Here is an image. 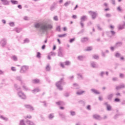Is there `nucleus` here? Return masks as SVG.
I'll return each instance as SVG.
<instances>
[{
    "label": "nucleus",
    "instance_id": "2eb2a0df",
    "mask_svg": "<svg viewBox=\"0 0 125 125\" xmlns=\"http://www.w3.org/2000/svg\"><path fill=\"white\" fill-rule=\"evenodd\" d=\"M91 91L93 92V93H94V94H100V92L99 91H98L97 90L95 89H91Z\"/></svg>",
    "mask_w": 125,
    "mask_h": 125
},
{
    "label": "nucleus",
    "instance_id": "cd10ccee",
    "mask_svg": "<svg viewBox=\"0 0 125 125\" xmlns=\"http://www.w3.org/2000/svg\"><path fill=\"white\" fill-rule=\"evenodd\" d=\"M77 76L78 77V79H79V80H83V75H82V74L78 73L77 74Z\"/></svg>",
    "mask_w": 125,
    "mask_h": 125
},
{
    "label": "nucleus",
    "instance_id": "a18cd8bd",
    "mask_svg": "<svg viewBox=\"0 0 125 125\" xmlns=\"http://www.w3.org/2000/svg\"><path fill=\"white\" fill-rule=\"evenodd\" d=\"M70 114L71 116H75L76 115V112L75 111H70Z\"/></svg>",
    "mask_w": 125,
    "mask_h": 125
},
{
    "label": "nucleus",
    "instance_id": "bf43d9fd",
    "mask_svg": "<svg viewBox=\"0 0 125 125\" xmlns=\"http://www.w3.org/2000/svg\"><path fill=\"white\" fill-rule=\"evenodd\" d=\"M112 4H114V5H116V1L115 0H110Z\"/></svg>",
    "mask_w": 125,
    "mask_h": 125
},
{
    "label": "nucleus",
    "instance_id": "4c0bfd02",
    "mask_svg": "<svg viewBox=\"0 0 125 125\" xmlns=\"http://www.w3.org/2000/svg\"><path fill=\"white\" fill-rule=\"evenodd\" d=\"M64 64L66 66H69V65H70V62L69 61H67L64 62Z\"/></svg>",
    "mask_w": 125,
    "mask_h": 125
},
{
    "label": "nucleus",
    "instance_id": "c85d7f7f",
    "mask_svg": "<svg viewBox=\"0 0 125 125\" xmlns=\"http://www.w3.org/2000/svg\"><path fill=\"white\" fill-rule=\"evenodd\" d=\"M10 1L12 3V4H18V1L11 0Z\"/></svg>",
    "mask_w": 125,
    "mask_h": 125
},
{
    "label": "nucleus",
    "instance_id": "bb28decb",
    "mask_svg": "<svg viewBox=\"0 0 125 125\" xmlns=\"http://www.w3.org/2000/svg\"><path fill=\"white\" fill-rule=\"evenodd\" d=\"M0 119H1L2 120L5 121L6 122H7V121H8V118L4 117L2 116V115L0 116Z\"/></svg>",
    "mask_w": 125,
    "mask_h": 125
},
{
    "label": "nucleus",
    "instance_id": "6ab92c4d",
    "mask_svg": "<svg viewBox=\"0 0 125 125\" xmlns=\"http://www.w3.org/2000/svg\"><path fill=\"white\" fill-rule=\"evenodd\" d=\"M88 41V38L87 37H84L81 39L82 42H86Z\"/></svg>",
    "mask_w": 125,
    "mask_h": 125
},
{
    "label": "nucleus",
    "instance_id": "603ef678",
    "mask_svg": "<svg viewBox=\"0 0 125 125\" xmlns=\"http://www.w3.org/2000/svg\"><path fill=\"white\" fill-rule=\"evenodd\" d=\"M111 14H106L105 15V17H106L107 18H109V17H111Z\"/></svg>",
    "mask_w": 125,
    "mask_h": 125
},
{
    "label": "nucleus",
    "instance_id": "49530a36",
    "mask_svg": "<svg viewBox=\"0 0 125 125\" xmlns=\"http://www.w3.org/2000/svg\"><path fill=\"white\" fill-rule=\"evenodd\" d=\"M120 77L121 78V79H124L125 78V75L124 74H122L121 73L120 74Z\"/></svg>",
    "mask_w": 125,
    "mask_h": 125
},
{
    "label": "nucleus",
    "instance_id": "4be33fe9",
    "mask_svg": "<svg viewBox=\"0 0 125 125\" xmlns=\"http://www.w3.org/2000/svg\"><path fill=\"white\" fill-rule=\"evenodd\" d=\"M33 83H39L40 80L39 79H34L32 80Z\"/></svg>",
    "mask_w": 125,
    "mask_h": 125
},
{
    "label": "nucleus",
    "instance_id": "69168bd1",
    "mask_svg": "<svg viewBox=\"0 0 125 125\" xmlns=\"http://www.w3.org/2000/svg\"><path fill=\"white\" fill-rule=\"evenodd\" d=\"M69 95V93H66L64 94V96H65L66 97H68Z\"/></svg>",
    "mask_w": 125,
    "mask_h": 125
},
{
    "label": "nucleus",
    "instance_id": "79ce46f5",
    "mask_svg": "<svg viewBox=\"0 0 125 125\" xmlns=\"http://www.w3.org/2000/svg\"><path fill=\"white\" fill-rule=\"evenodd\" d=\"M9 25H10V26H11V27H14L15 26V24H14V23L13 22H10Z\"/></svg>",
    "mask_w": 125,
    "mask_h": 125
},
{
    "label": "nucleus",
    "instance_id": "8fccbe9b",
    "mask_svg": "<svg viewBox=\"0 0 125 125\" xmlns=\"http://www.w3.org/2000/svg\"><path fill=\"white\" fill-rule=\"evenodd\" d=\"M11 70L12 71H13V72H16V68H15V67H12Z\"/></svg>",
    "mask_w": 125,
    "mask_h": 125
},
{
    "label": "nucleus",
    "instance_id": "a19ab883",
    "mask_svg": "<svg viewBox=\"0 0 125 125\" xmlns=\"http://www.w3.org/2000/svg\"><path fill=\"white\" fill-rule=\"evenodd\" d=\"M14 87L17 90H18V89H20V87H19L18 85H17L16 84H15Z\"/></svg>",
    "mask_w": 125,
    "mask_h": 125
},
{
    "label": "nucleus",
    "instance_id": "aec40b11",
    "mask_svg": "<svg viewBox=\"0 0 125 125\" xmlns=\"http://www.w3.org/2000/svg\"><path fill=\"white\" fill-rule=\"evenodd\" d=\"M49 120H52L54 118V114L53 113H51L48 116Z\"/></svg>",
    "mask_w": 125,
    "mask_h": 125
},
{
    "label": "nucleus",
    "instance_id": "5701e85b",
    "mask_svg": "<svg viewBox=\"0 0 125 125\" xmlns=\"http://www.w3.org/2000/svg\"><path fill=\"white\" fill-rule=\"evenodd\" d=\"M50 65H49V64H47L46 67H45V69L46 71H47V72H49V71H50Z\"/></svg>",
    "mask_w": 125,
    "mask_h": 125
},
{
    "label": "nucleus",
    "instance_id": "72a5a7b5",
    "mask_svg": "<svg viewBox=\"0 0 125 125\" xmlns=\"http://www.w3.org/2000/svg\"><path fill=\"white\" fill-rule=\"evenodd\" d=\"M70 3L71 1H67L64 4V6H68V5H69V4H70Z\"/></svg>",
    "mask_w": 125,
    "mask_h": 125
},
{
    "label": "nucleus",
    "instance_id": "6e6552de",
    "mask_svg": "<svg viewBox=\"0 0 125 125\" xmlns=\"http://www.w3.org/2000/svg\"><path fill=\"white\" fill-rule=\"evenodd\" d=\"M93 119H95V120H97L98 121H101L102 120V117L100 116L99 115L97 114H94L93 115Z\"/></svg>",
    "mask_w": 125,
    "mask_h": 125
},
{
    "label": "nucleus",
    "instance_id": "5fc2aeb1",
    "mask_svg": "<svg viewBox=\"0 0 125 125\" xmlns=\"http://www.w3.org/2000/svg\"><path fill=\"white\" fill-rule=\"evenodd\" d=\"M112 80L113 81V82H117V81H118V78L117 77L113 78Z\"/></svg>",
    "mask_w": 125,
    "mask_h": 125
},
{
    "label": "nucleus",
    "instance_id": "f704fd0d",
    "mask_svg": "<svg viewBox=\"0 0 125 125\" xmlns=\"http://www.w3.org/2000/svg\"><path fill=\"white\" fill-rule=\"evenodd\" d=\"M21 28H16L15 29V31L16 32V33H20V32H21Z\"/></svg>",
    "mask_w": 125,
    "mask_h": 125
},
{
    "label": "nucleus",
    "instance_id": "58836bf2",
    "mask_svg": "<svg viewBox=\"0 0 125 125\" xmlns=\"http://www.w3.org/2000/svg\"><path fill=\"white\" fill-rule=\"evenodd\" d=\"M93 59H99V56H98L97 55H94L93 56Z\"/></svg>",
    "mask_w": 125,
    "mask_h": 125
},
{
    "label": "nucleus",
    "instance_id": "0eeeda50",
    "mask_svg": "<svg viewBox=\"0 0 125 125\" xmlns=\"http://www.w3.org/2000/svg\"><path fill=\"white\" fill-rule=\"evenodd\" d=\"M7 42V41H6V39H2L0 41V44L2 47H4L6 45V43Z\"/></svg>",
    "mask_w": 125,
    "mask_h": 125
},
{
    "label": "nucleus",
    "instance_id": "680f3d73",
    "mask_svg": "<svg viewBox=\"0 0 125 125\" xmlns=\"http://www.w3.org/2000/svg\"><path fill=\"white\" fill-rule=\"evenodd\" d=\"M104 75V72L103 71H102L100 74V76L101 77H102V78H103V76Z\"/></svg>",
    "mask_w": 125,
    "mask_h": 125
},
{
    "label": "nucleus",
    "instance_id": "4468645a",
    "mask_svg": "<svg viewBox=\"0 0 125 125\" xmlns=\"http://www.w3.org/2000/svg\"><path fill=\"white\" fill-rule=\"evenodd\" d=\"M1 1L3 2L4 5H8L9 4V1L7 0H1Z\"/></svg>",
    "mask_w": 125,
    "mask_h": 125
},
{
    "label": "nucleus",
    "instance_id": "c03bdc74",
    "mask_svg": "<svg viewBox=\"0 0 125 125\" xmlns=\"http://www.w3.org/2000/svg\"><path fill=\"white\" fill-rule=\"evenodd\" d=\"M56 31H58V32H61V29L60 28V26H59L56 28Z\"/></svg>",
    "mask_w": 125,
    "mask_h": 125
},
{
    "label": "nucleus",
    "instance_id": "412c9836",
    "mask_svg": "<svg viewBox=\"0 0 125 125\" xmlns=\"http://www.w3.org/2000/svg\"><path fill=\"white\" fill-rule=\"evenodd\" d=\"M26 123L28 125H36L33 122L30 121L29 120L26 121Z\"/></svg>",
    "mask_w": 125,
    "mask_h": 125
},
{
    "label": "nucleus",
    "instance_id": "39448f33",
    "mask_svg": "<svg viewBox=\"0 0 125 125\" xmlns=\"http://www.w3.org/2000/svg\"><path fill=\"white\" fill-rule=\"evenodd\" d=\"M18 95L20 97V98H21V99H26L27 97H26V95L24 94L21 91H20L18 92Z\"/></svg>",
    "mask_w": 125,
    "mask_h": 125
},
{
    "label": "nucleus",
    "instance_id": "774afa93",
    "mask_svg": "<svg viewBox=\"0 0 125 125\" xmlns=\"http://www.w3.org/2000/svg\"><path fill=\"white\" fill-rule=\"evenodd\" d=\"M24 20H29V17H24L23 18Z\"/></svg>",
    "mask_w": 125,
    "mask_h": 125
},
{
    "label": "nucleus",
    "instance_id": "1a4fd4ad",
    "mask_svg": "<svg viewBox=\"0 0 125 125\" xmlns=\"http://www.w3.org/2000/svg\"><path fill=\"white\" fill-rule=\"evenodd\" d=\"M58 56H59V57H63L64 56V55H63V53H62V49H61V47H60L59 48Z\"/></svg>",
    "mask_w": 125,
    "mask_h": 125
},
{
    "label": "nucleus",
    "instance_id": "e433bc0d",
    "mask_svg": "<svg viewBox=\"0 0 125 125\" xmlns=\"http://www.w3.org/2000/svg\"><path fill=\"white\" fill-rule=\"evenodd\" d=\"M12 58L13 59V60H14V61H17L18 60L17 57L16 56H13Z\"/></svg>",
    "mask_w": 125,
    "mask_h": 125
},
{
    "label": "nucleus",
    "instance_id": "a211bd4d",
    "mask_svg": "<svg viewBox=\"0 0 125 125\" xmlns=\"http://www.w3.org/2000/svg\"><path fill=\"white\" fill-rule=\"evenodd\" d=\"M56 7V3L54 2L51 6L50 10H51V11H52V10H53V9H55Z\"/></svg>",
    "mask_w": 125,
    "mask_h": 125
},
{
    "label": "nucleus",
    "instance_id": "ddd939ff",
    "mask_svg": "<svg viewBox=\"0 0 125 125\" xmlns=\"http://www.w3.org/2000/svg\"><path fill=\"white\" fill-rule=\"evenodd\" d=\"M107 99L108 100H112V98H113V97H114V94L113 93L109 94L107 95Z\"/></svg>",
    "mask_w": 125,
    "mask_h": 125
},
{
    "label": "nucleus",
    "instance_id": "2f4dec72",
    "mask_svg": "<svg viewBox=\"0 0 125 125\" xmlns=\"http://www.w3.org/2000/svg\"><path fill=\"white\" fill-rule=\"evenodd\" d=\"M40 91V89L36 88L32 90L33 93H35V92H39Z\"/></svg>",
    "mask_w": 125,
    "mask_h": 125
},
{
    "label": "nucleus",
    "instance_id": "864d4df0",
    "mask_svg": "<svg viewBox=\"0 0 125 125\" xmlns=\"http://www.w3.org/2000/svg\"><path fill=\"white\" fill-rule=\"evenodd\" d=\"M110 33H111L112 36H114L116 34V32L112 30L110 31Z\"/></svg>",
    "mask_w": 125,
    "mask_h": 125
},
{
    "label": "nucleus",
    "instance_id": "6e6d98bb",
    "mask_svg": "<svg viewBox=\"0 0 125 125\" xmlns=\"http://www.w3.org/2000/svg\"><path fill=\"white\" fill-rule=\"evenodd\" d=\"M115 102H120V99L119 98H115L114 99Z\"/></svg>",
    "mask_w": 125,
    "mask_h": 125
},
{
    "label": "nucleus",
    "instance_id": "473e14b6",
    "mask_svg": "<svg viewBox=\"0 0 125 125\" xmlns=\"http://www.w3.org/2000/svg\"><path fill=\"white\" fill-rule=\"evenodd\" d=\"M83 93H84V91H81L80 92H77L76 93V94H77V95H82Z\"/></svg>",
    "mask_w": 125,
    "mask_h": 125
},
{
    "label": "nucleus",
    "instance_id": "f03ea898",
    "mask_svg": "<svg viewBox=\"0 0 125 125\" xmlns=\"http://www.w3.org/2000/svg\"><path fill=\"white\" fill-rule=\"evenodd\" d=\"M86 20H87V16H83L81 17L80 24L81 28H84V24H83V22H84V21H86Z\"/></svg>",
    "mask_w": 125,
    "mask_h": 125
},
{
    "label": "nucleus",
    "instance_id": "c9c22d12",
    "mask_svg": "<svg viewBox=\"0 0 125 125\" xmlns=\"http://www.w3.org/2000/svg\"><path fill=\"white\" fill-rule=\"evenodd\" d=\"M49 54L50 56H55L56 55V53L54 52H51Z\"/></svg>",
    "mask_w": 125,
    "mask_h": 125
},
{
    "label": "nucleus",
    "instance_id": "7ed1b4c3",
    "mask_svg": "<svg viewBox=\"0 0 125 125\" xmlns=\"http://www.w3.org/2000/svg\"><path fill=\"white\" fill-rule=\"evenodd\" d=\"M63 80H64L63 78H61V80L56 83V86L57 87V88H58V89H59V90H63V88H62V86H61V85H62Z\"/></svg>",
    "mask_w": 125,
    "mask_h": 125
},
{
    "label": "nucleus",
    "instance_id": "338daca9",
    "mask_svg": "<svg viewBox=\"0 0 125 125\" xmlns=\"http://www.w3.org/2000/svg\"><path fill=\"white\" fill-rule=\"evenodd\" d=\"M87 110H89V111H90V110H91V108H90V105H88L87 106Z\"/></svg>",
    "mask_w": 125,
    "mask_h": 125
},
{
    "label": "nucleus",
    "instance_id": "3c124183",
    "mask_svg": "<svg viewBox=\"0 0 125 125\" xmlns=\"http://www.w3.org/2000/svg\"><path fill=\"white\" fill-rule=\"evenodd\" d=\"M54 20H55V21H58V17H57V16L54 17L53 18Z\"/></svg>",
    "mask_w": 125,
    "mask_h": 125
},
{
    "label": "nucleus",
    "instance_id": "20e7f679",
    "mask_svg": "<svg viewBox=\"0 0 125 125\" xmlns=\"http://www.w3.org/2000/svg\"><path fill=\"white\" fill-rule=\"evenodd\" d=\"M28 70H29V66L23 65L21 67L20 72L21 74H25Z\"/></svg>",
    "mask_w": 125,
    "mask_h": 125
},
{
    "label": "nucleus",
    "instance_id": "f3484780",
    "mask_svg": "<svg viewBox=\"0 0 125 125\" xmlns=\"http://www.w3.org/2000/svg\"><path fill=\"white\" fill-rule=\"evenodd\" d=\"M16 79L17 81H19L21 82V83H23V81H22V77L21 76H17Z\"/></svg>",
    "mask_w": 125,
    "mask_h": 125
},
{
    "label": "nucleus",
    "instance_id": "f257e3e1",
    "mask_svg": "<svg viewBox=\"0 0 125 125\" xmlns=\"http://www.w3.org/2000/svg\"><path fill=\"white\" fill-rule=\"evenodd\" d=\"M34 27L36 29H39V32L41 35L47 34L49 30H51L53 26L47 22H42L36 23L34 24Z\"/></svg>",
    "mask_w": 125,
    "mask_h": 125
},
{
    "label": "nucleus",
    "instance_id": "dca6fc26",
    "mask_svg": "<svg viewBox=\"0 0 125 125\" xmlns=\"http://www.w3.org/2000/svg\"><path fill=\"white\" fill-rule=\"evenodd\" d=\"M125 22H124V24H119L118 26V29L119 30H123V29H125Z\"/></svg>",
    "mask_w": 125,
    "mask_h": 125
},
{
    "label": "nucleus",
    "instance_id": "ea45409f",
    "mask_svg": "<svg viewBox=\"0 0 125 125\" xmlns=\"http://www.w3.org/2000/svg\"><path fill=\"white\" fill-rule=\"evenodd\" d=\"M115 57H120L121 56V54L120 53L117 52L115 55Z\"/></svg>",
    "mask_w": 125,
    "mask_h": 125
},
{
    "label": "nucleus",
    "instance_id": "f8f14e48",
    "mask_svg": "<svg viewBox=\"0 0 125 125\" xmlns=\"http://www.w3.org/2000/svg\"><path fill=\"white\" fill-rule=\"evenodd\" d=\"M125 84H123L120 85L119 86H117L116 87V89H117V90H119V89H121V88H125Z\"/></svg>",
    "mask_w": 125,
    "mask_h": 125
},
{
    "label": "nucleus",
    "instance_id": "b1692460",
    "mask_svg": "<svg viewBox=\"0 0 125 125\" xmlns=\"http://www.w3.org/2000/svg\"><path fill=\"white\" fill-rule=\"evenodd\" d=\"M122 45H123V42H117L115 44V46H117V47L122 46Z\"/></svg>",
    "mask_w": 125,
    "mask_h": 125
},
{
    "label": "nucleus",
    "instance_id": "a878e982",
    "mask_svg": "<svg viewBox=\"0 0 125 125\" xmlns=\"http://www.w3.org/2000/svg\"><path fill=\"white\" fill-rule=\"evenodd\" d=\"M56 104L57 105H59L60 106H61V105H65V104L63 102H56Z\"/></svg>",
    "mask_w": 125,
    "mask_h": 125
},
{
    "label": "nucleus",
    "instance_id": "9d476101",
    "mask_svg": "<svg viewBox=\"0 0 125 125\" xmlns=\"http://www.w3.org/2000/svg\"><path fill=\"white\" fill-rule=\"evenodd\" d=\"M24 107L26 109H29V110H30V111H34V110H35L34 107H33L32 105L30 104H25Z\"/></svg>",
    "mask_w": 125,
    "mask_h": 125
},
{
    "label": "nucleus",
    "instance_id": "e2e57ef3",
    "mask_svg": "<svg viewBox=\"0 0 125 125\" xmlns=\"http://www.w3.org/2000/svg\"><path fill=\"white\" fill-rule=\"evenodd\" d=\"M61 67H62V68H65V65H64V64H63V63L61 62Z\"/></svg>",
    "mask_w": 125,
    "mask_h": 125
},
{
    "label": "nucleus",
    "instance_id": "423d86ee",
    "mask_svg": "<svg viewBox=\"0 0 125 125\" xmlns=\"http://www.w3.org/2000/svg\"><path fill=\"white\" fill-rule=\"evenodd\" d=\"M89 14L91 16L92 19L94 20L96 18V16H97V13L96 12H94L92 11H89L88 12Z\"/></svg>",
    "mask_w": 125,
    "mask_h": 125
},
{
    "label": "nucleus",
    "instance_id": "7c9ffc66",
    "mask_svg": "<svg viewBox=\"0 0 125 125\" xmlns=\"http://www.w3.org/2000/svg\"><path fill=\"white\" fill-rule=\"evenodd\" d=\"M92 49V46H89L86 48V49H85V51H90Z\"/></svg>",
    "mask_w": 125,
    "mask_h": 125
},
{
    "label": "nucleus",
    "instance_id": "c756f323",
    "mask_svg": "<svg viewBox=\"0 0 125 125\" xmlns=\"http://www.w3.org/2000/svg\"><path fill=\"white\" fill-rule=\"evenodd\" d=\"M83 58H84V57H83V56H79L78 57V60L83 61Z\"/></svg>",
    "mask_w": 125,
    "mask_h": 125
},
{
    "label": "nucleus",
    "instance_id": "393cba45",
    "mask_svg": "<svg viewBox=\"0 0 125 125\" xmlns=\"http://www.w3.org/2000/svg\"><path fill=\"white\" fill-rule=\"evenodd\" d=\"M106 109L107 111H111V110H112V106H111V105L109 104H107Z\"/></svg>",
    "mask_w": 125,
    "mask_h": 125
},
{
    "label": "nucleus",
    "instance_id": "13d9d810",
    "mask_svg": "<svg viewBox=\"0 0 125 125\" xmlns=\"http://www.w3.org/2000/svg\"><path fill=\"white\" fill-rule=\"evenodd\" d=\"M73 19H77L78 18V17H77V15H73L72 16Z\"/></svg>",
    "mask_w": 125,
    "mask_h": 125
},
{
    "label": "nucleus",
    "instance_id": "052dcab7",
    "mask_svg": "<svg viewBox=\"0 0 125 125\" xmlns=\"http://www.w3.org/2000/svg\"><path fill=\"white\" fill-rule=\"evenodd\" d=\"M22 87H23V89H24V90H28V88H27V86H26L25 85H23Z\"/></svg>",
    "mask_w": 125,
    "mask_h": 125
},
{
    "label": "nucleus",
    "instance_id": "37998d69",
    "mask_svg": "<svg viewBox=\"0 0 125 125\" xmlns=\"http://www.w3.org/2000/svg\"><path fill=\"white\" fill-rule=\"evenodd\" d=\"M37 58H41V53L39 52H37Z\"/></svg>",
    "mask_w": 125,
    "mask_h": 125
},
{
    "label": "nucleus",
    "instance_id": "de8ad7c7",
    "mask_svg": "<svg viewBox=\"0 0 125 125\" xmlns=\"http://www.w3.org/2000/svg\"><path fill=\"white\" fill-rule=\"evenodd\" d=\"M66 36V34H62V35H59L58 37L59 38H64Z\"/></svg>",
    "mask_w": 125,
    "mask_h": 125
},
{
    "label": "nucleus",
    "instance_id": "09e8293b",
    "mask_svg": "<svg viewBox=\"0 0 125 125\" xmlns=\"http://www.w3.org/2000/svg\"><path fill=\"white\" fill-rule=\"evenodd\" d=\"M30 42V40H29L28 39H26L25 40H24V43H28Z\"/></svg>",
    "mask_w": 125,
    "mask_h": 125
},
{
    "label": "nucleus",
    "instance_id": "0e129e2a",
    "mask_svg": "<svg viewBox=\"0 0 125 125\" xmlns=\"http://www.w3.org/2000/svg\"><path fill=\"white\" fill-rule=\"evenodd\" d=\"M116 96H121V93L120 92H117L116 93Z\"/></svg>",
    "mask_w": 125,
    "mask_h": 125
},
{
    "label": "nucleus",
    "instance_id": "4d7b16f0",
    "mask_svg": "<svg viewBox=\"0 0 125 125\" xmlns=\"http://www.w3.org/2000/svg\"><path fill=\"white\" fill-rule=\"evenodd\" d=\"M74 41H75V38L71 39L69 40V42H70V43H72V42H74Z\"/></svg>",
    "mask_w": 125,
    "mask_h": 125
},
{
    "label": "nucleus",
    "instance_id": "9b49d317",
    "mask_svg": "<svg viewBox=\"0 0 125 125\" xmlns=\"http://www.w3.org/2000/svg\"><path fill=\"white\" fill-rule=\"evenodd\" d=\"M91 66L92 67V68H97V67H98L97 63L94 62H91Z\"/></svg>",
    "mask_w": 125,
    "mask_h": 125
}]
</instances>
